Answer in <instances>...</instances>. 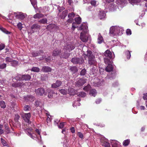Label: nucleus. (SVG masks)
<instances>
[{
	"label": "nucleus",
	"instance_id": "nucleus-42",
	"mask_svg": "<svg viewBox=\"0 0 147 147\" xmlns=\"http://www.w3.org/2000/svg\"><path fill=\"white\" fill-rule=\"evenodd\" d=\"M115 76V74H112L111 75H108L106 77V78L108 79H112Z\"/></svg>",
	"mask_w": 147,
	"mask_h": 147
},
{
	"label": "nucleus",
	"instance_id": "nucleus-9",
	"mask_svg": "<svg viewBox=\"0 0 147 147\" xmlns=\"http://www.w3.org/2000/svg\"><path fill=\"white\" fill-rule=\"evenodd\" d=\"M31 115L30 113H24L22 117L24 120L26 122L29 123L30 119V117Z\"/></svg>",
	"mask_w": 147,
	"mask_h": 147
},
{
	"label": "nucleus",
	"instance_id": "nucleus-51",
	"mask_svg": "<svg viewBox=\"0 0 147 147\" xmlns=\"http://www.w3.org/2000/svg\"><path fill=\"white\" fill-rule=\"evenodd\" d=\"M75 16L74 13L73 12H71L69 13L68 15V17L69 18H72L74 17Z\"/></svg>",
	"mask_w": 147,
	"mask_h": 147
},
{
	"label": "nucleus",
	"instance_id": "nucleus-29",
	"mask_svg": "<svg viewBox=\"0 0 147 147\" xmlns=\"http://www.w3.org/2000/svg\"><path fill=\"white\" fill-rule=\"evenodd\" d=\"M67 11L65 10L63 11L62 12V15L60 16L61 18L62 19H64L67 15Z\"/></svg>",
	"mask_w": 147,
	"mask_h": 147
},
{
	"label": "nucleus",
	"instance_id": "nucleus-49",
	"mask_svg": "<svg viewBox=\"0 0 147 147\" xmlns=\"http://www.w3.org/2000/svg\"><path fill=\"white\" fill-rule=\"evenodd\" d=\"M47 20L46 18H44L42 19V20H40L39 21L40 23L44 24L47 23Z\"/></svg>",
	"mask_w": 147,
	"mask_h": 147
},
{
	"label": "nucleus",
	"instance_id": "nucleus-32",
	"mask_svg": "<svg viewBox=\"0 0 147 147\" xmlns=\"http://www.w3.org/2000/svg\"><path fill=\"white\" fill-rule=\"evenodd\" d=\"M0 105L1 107L3 109L5 108L6 107L5 102L3 101H1L0 102Z\"/></svg>",
	"mask_w": 147,
	"mask_h": 147
},
{
	"label": "nucleus",
	"instance_id": "nucleus-38",
	"mask_svg": "<svg viewBox=\"0 0 147 147\" xmlns=\"http://www.w3.org/2000/svg\"><path fill=\"white\" fill-rule=\"evenodd\" d=\"M80 103L77 100L75 101L73 104V106L74 107H76L77 106H79L80 105Z\"/></svg>",
	"mask_w": 147,
	"mask_h": 147
},
{
	"label": "nucleus",
	"instance_id": "nucleus-5",
	"mask_svg": "<svg viewBox=\"0 0 147 147\" xmlns=\"http://www.w3.org/2000/svg\"><path fill=\"white\" fill-rule=\"evenodd\" d=\"M31 78L30 76L28 74L24 75H22L21 77H19V78L18 77H16V80H19L28 81L30 80Z\"/></svg>",
	"mask_w": 147,
	"mask_h": 147
},
{
	"label": "nucleus",
	"instance_id": "nucleus-60",
	"mask_svg": "<svg viewBox=\"0 0 147 147\" xmlns=\"http://www.w3.org/2000/svg\"><path fill=\"white\" fill-rule=\"evenodd\" d=\"M96 92H89V94L90 96H95L96 95Z\"/></svg>",
	"mask_w": 147,
	"mask_h": 147
},
{
	"label": "nucleus",
	"instance_id": "nucleus-12",
	"mask_svg": "<svg viewBox=\"0 0 147 147\" xmlns=\"http://www.w3.org/2000/svg\"><path fill=\"white\" fill-rule=\"evenodd\" d=\"M24 100L26 101H33L35 99L34 97L33 96L28 95L24 97Z\"/></svg>",
	"mask_w": 147,
	"mask_h": 147
},
{
	"label": "nucleus",
	"instance_id": "nucleus-19",
	"mask_svg": "<svg viewBox=\"0 0 147 147\" xmlns=\"http://www.w3.org/2000/svg\"><path fill=\"white\" fill-rule=\"evenodd\" d=\"M94 58H90L88 60V63L89 64L91 65H95L96 63V61L94 59Z\"/></svg>",
	"mask_w": 147,
	"mask_h": 147
},
{
	"label": "nucleus",
	"instance_id": "nucleus-16",
	"mask_svg": "<svg viewBox=\"0 0 147 147\" xmlns=\"http://www.w3.org/2000/svg\"><path fill=\"white\" fill-rule=\"evenodd\" d=\"M105 55L110 59L112 58V54L111 52L108 50L105 51L104 53Z\"/></svg>",
	"mask_w": 147,
	"mask_h": 147
},
{
	"label": "nucleus",
	"instance_id": "nucleus-45",
	"mask_svg": "<svg viewBox=\"0 0 147 147\" xmlns=\"http://www.w3.org/2000/svg\"><path fill=\"white\" fill-rule=\"evenodd\" d=\"M11 64L12 66H15L18 64V61L13 60L12 62H11Z\"/></svg>",
	"mask_w": 147,
	"mask_h": 147
},
{
	"label": "nucleus",
	"instance_id": "nucleus-47",
	"mask_svg": "<svg viewBox=\"0 0 147 147\" xmlns=\"http://www.w3.org/2000/svg\"><path fill=\"white\" fill-rule=\"evenodd\" d=\"M45 91L44 89L43 88H39L37 89H36L35 92H44Z\"/></svg>",
	"mask_w": 147,
	"mask_h": 147
},
{
	"label": "nucleus",
	"instance_id": "nucleus-13",
	"mask_svg": "<svg viewBox=\"0 0 147 147\" xmlns=\"http://www.w3.org/2000/svg\"><path fill=\"white\" fill-rule=\"evenodd\" d=\"M61 83H62L61 81L57 80L55 83H53L52 84V87L54 88H56L60 86Z\"/></svg>",
	"mask_w": 147,
	"mask_h": 147
},
{
	"label": "nucleus",
	"instance_id": "nucleus-55",
	"mask_svg": "<svg viewBox=\"0 0 147 147\" xmlns=\"http://www.w3.org/2000/svg\"><path fill=\"white\" fill-rule=\"evenodd\" d=\"M86 71L85 69H82L81 71L80 74L81 75H84L86 73Z\"/></svg>",
	"mask_w": 147,
	"mask_h": 147
},
{
	"label": "nucleus",
	"instance_id": "nucleus-2",
	"mask_svg": "<svg viewBox=\"0 0 147 147\" xmlns=\"http://www.w3.org/2000/svg\"><path fill=\"white\" fill-rule=\"evenodd\" d=\"M88 27L86 24H84L82 25L81 27L78 28L79 30H83L84 33L81 32L80 35V38L81 40L84 42H86L87 41L88 39V37L86 33L87 32Z\"/></svg>",
	"mask_w": 147,
	"mask_h": 147
},
{
	"label": "nucleus",
	"instance_id": "nucleus-58",
	"mask_svg": "<svg viewBox=\"0 0 147 147\" xmlns=\"http://www.w3.org/2000/svg\"><path fill=\"white\" fill-rule=\"evenodd\" d=\"M78 135L79 136V137L81 138H83V135L82 133L80 132H79L78 133Z\"/></svg>",
	"mask_w": 147,
	"mask_h": 147
},
{
	"label": "nucleus",
	"instance_id": "nucleus-54",
	"mask_svg": "<svg viewBox=\"0 0 147 147\" xmlns=\"http://www.w3.org/2000/svg\"><path fill=\"white\" fill-rule=\"evenodd\" d=\"M104 81L103 80H101L100 81V82H98V86L102 85L104 84Z\"/></svg>",
	"mask_w": 147,
	"mask_h": 147
},
{
	"label": "nucleus",
	"instance_id": "nucleus-30",
	"mask_svg": "<svg viewBox=\"0 0 147 147\" xmlns=\"http://www.w3.org/2000/svg\"><path fill=\"white\" fill-rule=\"evenodd\" d=\"M79 59L77 58H73L71 59V61L74 63H79Z\"/></svg>",
	"mask_w": 147,
	"mask_h": 147
},
{
	"label": "nucleus",
	"instance_id": "nucleus-41",
	"mask_svg": "<svg viewBox=\"0 0 147 147\" xmlns=\"http://www.w3.org/2000/svg\"><path fill=\"white\" fill-rule=\"evenodd\" d=\"M84 90L86 91H89L91 89V87L90 85H88L87 86L85 87L84 88Z\"/></svg>",
	"mask_w": 147,
	"mask_h": 147
},
{
	"label": "nucleus",
	"instance_id": "nucleus-56",
	"mask_svg": "<svg viewBox=\"0 0 147 147\" xmlns=\"http://www.w3.org/2000/svg\"><path fill=\"white\" fill-rule=\"evenodd\" d=\"M65 123L63 122L61 123H60L59 125V127L60 128H62L63 127Z\"/></svg>",
	"mask_w": 147,
	"mask_h": 147
},
{
	"label": "nucleus",
	"instance_id": "nucleus-14",
	"mask_svg": "<svg viewBox=\"0 0 147 147\" xmlns=\"http://www.w3.org/2000/svg\"><path fill=\"white\" fill-rule=\"evenodd\" d=\"M106 16L105 13V11H100L98 14V17L100 19H102L104 18Z\"/></svg>",
	"mask_w": 147,
	"mask_h": 147
},
{
	"label": "nucleus",
	"instance_id": "nucleus-10",
	"mask_svg": "<svg viewBox=\"0 0 147 147\" xmlns=\"http://www.w3.org/2000/svg\"><path fill=\"white\" fill-rule=\"evenodd\" d=\"M86 82V80L84 79H80L76 83V86H80L83 85Z\"/></svg>",
	"mask_w": 147,
	"mask_h": 147
},
{
	"label": "nucleus",
	"instance_id": "nucleus-61",
	"mask_svg": "<svg viewBox=\"0 0 147 147\" xmlns=\"http://www.w3.org/2000/svg\"><path fill=\"white\" fill-rule=\"evenodd\" d=\"M76 24L73 23L72 24V29L73 30H74L75 28H76L77 27V26H76L75 25Z\"/></svg>",
	"mask_w": 147,
	"mask_h": 147
},
{
	"label": "nucleus",
	"instance_id": "nucleus-1",
	"mask_svg": "<svg viewBox=\"0 0 147 147\" xmlns=\"http://www.w3.org/2000/svg\"><path fill=\"white\" fill-rule=\"evenodd\" d=\"M123 29L118 26H113L110 28L109 34L111 36L121 35L123 34Z\"/></svg>",
	"mask_w": 147,
	"mask_h": 147
},
{
	"label": "nucleus",
	"instance_id": "nucleus-59",
	"mask_svg": "<svg viewBox=\"0 0 147 147\" xmlns=\"http://www.w3.org/2000/svg\"><path fill=\"white\" fill-rule=\"evenodd\" d=\"M3 127V125H0V134H2L3 132V130L1 129Z\"/></svg>",
	"mask_w": 147,
	"mask_h": 147
},
{
	"label": "nucleus",
	"instance_id": "nucleus-34",
	"mask_svg": "<svg viewBox=\"0 0 147 147\" xmlns=\"http://www.w3.org/2000/svg\"><path fill=\"white\" fill-rule=\"evenodd\" d=\"M31 109L30 106L25 105L24 107V110L26 111H29Z\"/></svg>",
	"mask_w": 147,
	"mask_h": 147
},
{
	"label": "nucleus",
	"instance_id": "nucleus-25",
	"mask_svg": "<svg viewBox=\"0 0 147 147\" xmlns=\"http://www.w3.org/2000/svg\"><path fill=\"white\" fill-rule=\"evenodd\" d=\"M104 60L105 64H107L108 65L112 64L111 61L109 59L107 58H104Z\"/></svg>",
	"mask_w": 147,
	"mask_h": 147
},
{
	"label": "nucleus",
	"instance_id": "nucleus-15",
	"mask_svg": "<svg viewBox=\"0 0 147 147\" xmlns=\"http://www.w3.org/2000/svg\"><path fill=\"white\" fill-rule=\"evenodd\" d=\"M111 143L112 147H118L119 142L116 140H112Z\"/></svg>",
	"mask_w": 147,
	"mask_h": 147
},
{
	"label": "nucleus",
	"instance_id": "nucleus-48",
	"mask_svg": "<svg viewBox=\"0 0 147 147\" xmlns=\"http://www.w3.org/2000/svg\"><path fill=\"white\" fill-rule=\"evenodd\" d=\"M92 5L94 6H96L97 5V2L95 0L92 1L90 2Z\"/></svg>",
	"mask_w": 147,
	"mask_h": 147
},
{
	"label": "nucleus",
	"instance_id": "nucleus-23",
	"mask_svg": "<svg viewBox=\"0 0 147 147\" xmlns=\"http://www.w3.org/2000/svg\"><path fill=\"white\" fill-rule=\"evenodd\" d=\"M69 56V54L68 53L65 52L63 53H62L60 57L61 58H67Z\"/></svg>",
	"mask_w": 147,
	"mask_h": 147
},
{
	"label": "nucleus",
	"instance_id": "nucleus-62",
	"mask_svg": "<svg viewBox=\"0 0 147 147\" xmlns=\"http://www.w3.org/2000/svg\"><path fill=\"white\" fill-rule=\"evenodd\" d=\"M143 98L144 100H147V93H145L143 95Z\"/></svg>",
	"mask_w": 147,
	"mask_h": 147
},
{
	"label": "nucleus",
	"instance_id": "nucleus-33",
	"mask_svg": "<svg viewBox=\"0 0 147 147\" xmlns=\"http://www.w3.org/2000/svg\"><path fill=\"white\" fill-rule=\"evenodd\" d=\"M77 94L80 97H84L85 96L86 93L85 92H77Z\"/></svg>",
	"mask_w": 147,
	"mask_h": 147
},
{
	"label": "nucleus",
	"instance_id": "nucleus-20",
	"mask_svg": "<svg viewBox=\"0 0 147 147\" xmlns=\"http://www.w3.org/2000/svg\"><path fill=\"white\" fill-rule=\"evenodd\" d=\"M103 41V39L102 36H101L100 34L98 35V43L99 44H101Z\"/></svg>",
	"mask_w": 147,
	"mask_h": 147
},
{
	"label": "nucleus",
	"instance_id": "nucleus-22",
	"mask_svg": "<svg viewBox=\"0 0 147 147\" xmlns=\"http://www.w3.org/2000/svg\"><path fill=\"white\" fill-rule=\"evenodd\" d=\"M40 53H37L36 52H32L31 53L32 56L33 57H36L37 56L39 55H40V53H42L43 51L42 50L40 51Z\"/></svg>",
	"mask_w": 147,
	"mask_h": 147
},
{
	"label": "nucleus",
	"instance_id": "nucleus-18",
	"mask_svg": "<svg viewBox=\"0 0 147 147\" xmlns=\"http://www.w3.org/2000/svg\"><path fill=\"white\" fill-rule=\"evenodd\" d=\"M113 68L111 64L108 65L106 68V70L107 72H110L113 70Z\"/></svg>",
	"mask_w": 147,
	"mask_h": 147
},
{
	"label": "nucleus",
	"instance_id": "nucleus-28",
	"mask_svg": "<svg viewBox=\"0 0 147 147\" xmlns=\"http://www.w3.org/2000/svg\"><path fill=\"white\" fill-rule=\"evenodd\" d=\"M75 20L77 24H79L81 22V19L80 17L76 18Z\"/></svg>",
	"mask_w": 147,
	"mask_h": 147
},
{
	"label": "nucleus",
	"instance_id": "nucleus-31",
	"mask_svg": "<svg viewBox=\"0 0 147 147\" xmlns=\"http://www.w3.org/2000/svg\"><path fill=\"white\" fill-rule=\"evenodd\" d=\"M130 140L127 139L124 140L123 142V144L125 146H126L128 145L130 142Z\"/></svg>",
	"mask_w": 147,
	"mask_h": 147
},
{
	"label": "nucleus",
	"instance_id": "nucleus-8",
	"mask_svg": "<svg viewBox=\"0 0 147 147\" xmlns=\"http://www.w3.org/2000/svg\"><path fill=\"white\" fill-rule=\"evenodd\" d=\"M47 29L49 30H51L52 31H56L58 29V28L54 24H51L47 26Z\"/></svg>",
	"mask_w": 147,
	"mask_h": 147
},
{
	"label": "nucleus",
	"instance_id": "nucleus-26",
	"mask_svg": "<svg viewBox=\"0 0 147 147\" xmlns=\"http://www.w3.org/2000/svg\"><path fill=\"white\" fill-rule=\"evenodd\" d=\"M125 54L127 58L128 59H130L131 57V54L130 52L128 50H127L125 52Z\"/></svg>",
	"mask_w": 147,
	"mask_h": 147
},
{
	"label": "nucleus",
	"instance_id": "nucleus-37",
	"mask_svg": "<svg viewBox=\"0 0 147 147\" xmlns=\"http://www.w3.org/2000/svg\"><path fill=\"white\" fill-rule=\"evenodd\" d=\"M0 29L3 32L6 34H9L10 33V32H9L6 29L2 27H0Z\"/></svg>",
	"mask_w": 147,
	"mask_h": 147
},
{
	"label": "nucleus",
	"instance_id": "nucleus-36",
	"mask_svg": "<svg viewBox=\"0 0 147 147\" xmlns=\"http://www.w3.org/2000/svg\"><path fill=\"white\" fill-rule=\"evenodd\" d=\"M13 60L12 59L9 57H7L5 59V62L7 63H8L9 62H10L11 63L12 62Z\"/></svg>",
	"mask_w": 147,
	"mask_h": 147
},
{
	"label": "nucleus",
	"instance_id": "nucleus-46",
	"mask_svg": "<svg viewBox=\"0 0 147 147\" xmlns=\"http://www.w3.org/2000/svg\"><path fill=\"white\" fill-rule=\"evenodd\" d=\"M22 24L21 22H19L17 25V27L18 29L20 30H21L23 28Z\"/></svg>",
	"mask_w": 147,
	"mask_h": 147
},
{
	"label": "nucleus",
	"instance_id": "nucleus-40",
	"mask_svg": "<svg viewBox=\"0 0 147 147\" xmlns=\"http://www.w3.org/2000/svg\"><path fill=\"white\" fill-rule=\"evenodd\" d=\"M31 71L34 72H38L40 71V69L38 67H34L31 69Z\"/></svg>",
	"mask_w": 147,
	"mask_h": 147
},
{
	"label": "nucleus",
	"instance_id": "nucleus-39",
	"mask_svg": "<svg viewBox=\"0 0 147 147\" xmlns=\"http://www.w3.org/2000/svg\"><path fill=\"white\" fill-rule=\"evenodd\" d=\"M70 70L73 73H75L77 71V68L75 67H71L70 68Z\"/></svg>",
	"mask_w": 147,
	"mask_h": 147
},
{
	"label": "nucleus",
	"instance_id": "nucleus-7",
	"mask_svg": "<svg viewBox=\"0 0 147 147\" xmlns=\"http://www.w3.org/2000/svg\"><path fill=\"white\" fill-rule=\"evenodd\" d=\"M75 47V46L74 45L71 43H70L67 45V46L65 47L64 49L66 50L70 51L74 49Z\"/></svg>",
	"mask_w": 147,
	"mask_h": 147
},
{
	"label": "nucleus",
	"instance_id": "nucleus-44",
	"mask_svg": "<svg viewBox=\"0 0 147 147\" xmlns=\"http://www.w3.org/2000/svg\"><path fill=\"white\" fill-rule=\"evenodd\" d=\"M40 26L37 24H34L31 27L32 29L34 28H40Z\"/></svg>",
	"mask_w": 147,
	"mask_h": 147
},
{
	"label": "nucleus",
	"instance_id": "nucleus-43",
	"mask_svg": "<svg viewBox=\"0 0 147 147\" xmlns=\"http://www.w3.org/2000/svg\"><path fill=\"white\" fill-rule=\"evenodd\" d=\"M23 84H22L21 83H15L14 84H13V85L15 87H19V86H22V85H23Z\"/></svg>",
	"mask_w": 147,
	"mask_h": 147
},
{
	"label": "nucleus",
	"instance_id": "nucleus-3",
	"mask_svg": "<svg viewBox=\"0 0 147 147\" xmlns=\"http://www.w3.org/2000/svg\"><path fill=\"white\" fill-rule=\"evenodd\" d=\"M14 16L17 18L22 20L24 19L27 16V15L22 12L14 13Z\"/></svg>",
	"mask_w": 147,
	"mask_h": 147
},
{
	"label": "nucleus",
	"instance_id": "nucleus-21",
	"mask_svg": "<svg viewBox=\"0 0 147 147\" xmlns=\"http://www.w3.org/2000/svg\"><path fill=\"white\" fill-rule=\"evenodd\" d=\"M60 52V51L59 50V49H56L53 52V55L54 56H56L59 54Z\"/></svg>",
	"mask_w": 147,
	"mask_h": 147
},
{
	"label": "nucleus",
	"instance_id": "nucleus-57",
	"mask_svg": "<svg viewBox=\"0 0 147 147\" xmlns=\"http://www.w3.org/2000/svg\"><path fill=\"white\" fill-rule=\"evenodd\" d=\"M126 33L127 35H130L131 34V31L130 30L127 29V30Z\"/></svg>",
	"mask_w": 147,
	"mask_h": 147
},
{
	"label": "nucleus",
	"instance_id": "nucleus-4",
	"mask_svg": "<svg viewBox=\"0 0 147 147\" xmlns=\"http://www.w3.org/2000/svg\"><path fill=\"white\" fill-rule=\"evenodd\" d=\"M26 132L31 138L34 139L36 137V135L34 133H32V128L27 129L26 130Z\"/></svg>",
	"mask_w": 147,
	"mask_h": 147
},
{
	"label": "nucleus",
	"instance_id": "nucleus-24",
	"mask_svg": "<svg viewBox=\"0 0 147 147\" xmlns=\"http://www.w3.org/2000/svg\"><path fill=\"white\" fill-rule=\"evenodd\" d=\"M43 15L41 13H37L34 16V18L37 19L39 18H40L42 17Z\"/></svg>",
	"mask_w": 147,
	"mask_h": 147
},
{
	"label": "nucleus",
	"instance_id": "nucleus-27",
	"mask_svg": "<svg viewBox=\"0 0 147 147\" xmlns=\"http://www.w3.org/2000/svg\"><path fill=\"white\" fill-rule=\"evenodd\" d=\"M33 6L34 7L35 9L36 7V0H30Z\"/></svg>",
	"mask_w": 147,
	"mask_h": 147
},
{
	"label": "nucleus",
	"instance_id": "nucleus-17",
	"mask_svg": "<svg viewBox=\"0 0 147 147\" xmlns=\"http://www.w3.org/2000/svg\"><path fill=\"white\" fill-rule=\"evenodd\" d=\"M42 70L44 72H47L51 71V69L48 67L44 66L42 68Z\"/></svg>",
	"mask_w": 147,
	"mask_h": 147
},
{
	"label": "nucleus",
	"instance_id": "nucleus-63",
	"mask_svg": "<svg viewBox=\"0 0 147 147\" xmlns=\"http://www.w3.org/2000/svg\"><path fill=\"white\" fill-rule=\"evenodd\" d=\"M5 47V45L3 44H1L0 45V50L3 49Z\"/></svg>",
	"mask_w": 147,
	"mask_h": 147
},
{
	"label": "nucleus",
	"instance_id": "nucleus-53",
	"mask_svg": "<svg viewBox=\"0 0 147 147\" xmlns=\"http://www.w3.org/2000/svg\"><path fill=\"white\" fill-rule=\"evenodd\" d=\"M1 141L2 144L4 146H7V144L6 142L2 138L1 139Z\"/></svg>",
	"mask_w": 147,
	"mask_h": 147
},
{
	"label": "nucleus",
	"instance_id": "nucleus-50",
	"mask_svg": "<svg viewBox=\"0 0 147 147\" xmlns=\"http://www.w3.org/2000/svg\"><path fill=\"white\" fill-rule=\"evenodd\" d=\"M6 66V64L3 63V64H0V69H3L5 68Z\"/></svg>",
	"mask_w": 147,
	"mask_h": 147
},
{
	"label": "nucleus",
	"instance_id": "nucleus-35",
	"mask_svg": "<svg viewBox=\"0 0 147 147\" xmlns=\"http://www.w3.org/2000/svg\"><path fill=\"white\" fill-rule=\"evenodd\" d=\"M129 1L130 3L132 4L139 3L140 0H129Z\"/></svg>",
	"mask_w": 147,
	"mask_h": 147
},
{
	"label": "nucleus",
	"instance_id": "nucleus-11",
	"mask_svg": "<svg viewBox=\"0 0 147 147\" xmlns=\"http://www.w3.org/2000/svg\"><path fill=\"white\" fill-rule=\"evenodd\" d=\"M107 141V140L106 139H101L100 140L101 144L102 146L106 147H109L110 146V144Z\"/></svg>",
	"mask_w": 147,
	"mask_h": 147
},
{
	"label": "nucleus",
	"instance_id": "nucleus-52",
	"mask_svg": "<svg viewBox=\"0 0 147 147\" xmlns=\"http://www.w3.org/2000/svg\"><path fill=\"white\" fill-rule=\"evenodd\" d=\"M117 2H118L119 4H123L126 2V0H117Z\"/></svg>",
	"mask_w": 147,
	"mask_h": 147
},
{
	"label": "nucleus",
	"instance_id": "nucleus-6",
	"mask_svg": "<svg viewBox=\"0 0 147 147\" xmlns=\"http://www.w3.org/2000/svg\"><path fill=\"white\" fill-rule=\"evenodd\" d=\"M83 54L84 55H83L85 57H88V59L94 58V56L92 53L91 51L90 50H88L86 52V53H85V52H84Z\"/></svg>",
	"mask_w": 147,
	"mask_h": 147
},
{
	"label": "nucleus",
	"instance_id": "nucleus-64",
	"mask_svg": "<svg viewBox=\"0 0 147 147\" xmlns=\"http://www.w3.org/2000/svg\"><path fill=\"white\" fill-rule=\"evenodd\" d=\"M69 18L68 20V22L69 23H71L73 21V19L72 18Z\"/></svg>",
	"mask_w": 147,
	"mask_h": 147
}]
</instances>
